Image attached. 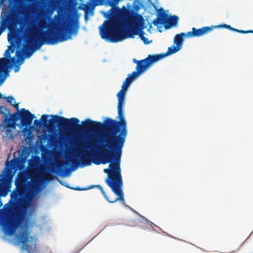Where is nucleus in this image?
Masks as SVG:
<instances>
[{
    "label": "nucleus",
    "mask_w": 253,
    "mask_h": 253,
    "mask_svg": "<svg viewBox=\"0 0 253 253\" xmlns=\"http://www.w3.org/2000/svg\"><path fill=\"white\" fill-rule=\"evenodd\" d=\"M126 137V136H124L116 140L107 141L105 145H99L97 147L98 153L94 151L86 152L82 153L80 159L77 157L81 160L84 166L90 165L91 162L97 165L110 163L109 168L104 169V173L108 174L105 182L118 196V198L113 200H110L103 188L99 185H91V187L98 188L105 199L110 203H115L118 200L125 203L120 165L122 150Z\"/></svg>",
    "instance_id": "1"
},
{
    "label": "nucleus",
    "mask_w": 253,
    "mask_h": 253,
    "mask_svg": "<svg viewBox=\"0 0 253 253\" xmlns=\"http://www.w3.org/2000/svg\"><path fill=\"white\" fill-rule=\"evenodd\" d=\"M49 27L48 16L44 13H42L38 24L29 29L28 39L23 50L16 51L17 59L15 57L11 58L15 73L20 70V66L24 62L25 58H30L43 44H54L58 42L67 41L71 38L72 34H77L79 26L76 23L74 25H66L63 28H59L55 31H43Z\"/></svg>",
    "instance_id": "2"
},
{
    "label": "nucleus",
    "mask_w": 253,
    "mask_h": 253,
    "mask_svg": "<svg viewBox=\"0 0 253 253\" xmlns=\"http://www.w3.org/2000/svg\"><path fill=\"white\" fill-rule=\"evenodd\" d=\"M56 122L59 123L60 127L69 130H103L100 139V145H105L108 140H116L124 136H127V124L126 120L119 119V121L107 118L103 123L93 121L89 119L79 124V120L76 118L67 119L63 117L55 116Z\"/></svg>",
    "instance_id": "3"
},
{
    "label": "nucleus",
    "mask_w": 253,
    "mask_h": 253,
    "mask_svg": "<svg viewBox=\"0 0 253 253\" xmlns=\"http://www.w3.org/2000/svg\"><path fill=\"white\" fill-rule=\"evenodd\" d=\"M118 13L123 21H106L105 28L100 30L102 39L116 42L127 38H133L134 35H138L144 44L150 43V42L144 36V32L140 27L143 22L142 15L125 7L124 9H118Z\"/></svg>",
    "instance_id": "4"
},
{
    "label": "nucleus",
    "mask_w": 253,
    "mask_h": 253,
    "mask_svg": "<svg viewBox=\"0 0 253 253\" xmlns=\"http://www.w3.org/2000/svg\"><path fill=\"white\" fill-rule=\"evenodd\" d=\"M34 118V115L25 108H22L20 111L10 114L9 116L5 114V117L0 124V134L2 135L3 140L7 141L14 138L13 130L16 129V122L19 119L21 126L26 127L23 130L24 133L28 132L30 134L31 131L27 127L31 126Z\"/></svg>",
    "instance_id": "5"
},
{
    "label": "nucleus",
    "mask_w": 253,
    "mask_h": 253,
    "mask_svg": "<svg viewBox=\"0 0 253 253\" xmlns=\"http://www.w3.org/2000/svg\"><path fill=\"white\" fill-rule=\"evenodd\" d=\"M132 82V79L127 77L122 86V89L119 91L117 95L118 99L117 106L118 113V118L121 119L122 120H126L124 112L125 94Z\"/></svg>",
    "instance_id": "6"
},
{
    "label": "nucleus",
    "mask_w": 253,
    "mask_h": 253,
    "mask_svg": "<svg viewBox=\"0 0 253 253\" xmlns=\"http://www.w3.org/2000/svg\"><path fill=\"white\" fill-rule=\"evenodd\" d=\"M17 242L22 245V249L28 253H37L36 243L34 239L29 237L26 231H23L16 236Z\"/></svg>",
    "instance_id": "7"
},
{
    "label": "nucleus",
    "mask_w": 253,
    "mask_h": 253,
    "mask_svg": "<svg viewBox=\"0 0 253 253\" xmlns=\"http://www.w3.org/2000/svg\"><path fill=\"white\" fill-rule=\"evenodd\" d=\"M160 57L156 55H149L147 58L141 60H136L133 59V62L137 64L136 70H138L139 72L143 73L153 63L160 60Z\"/></svg>",
    "instance_id": "8"
},
{
    "label": "nucleus",
    "mask_w": 253,
    "mask_h": 253,
    "mask_svg": "<svg viewBox=\"0 0 253 253\" xmlns=\"http://www.w3.org/2000/svg\"><path fill=\"white\" fill-rule=\"evenodd\" d=\"M215 27L213 26H207L199 29L193 27L192 28V31L187 32V35L188 38L200 37L210 32Z\"/></svg>",
    "instance_id": "9"
},
{
    "label": "nucleus",
    "mask_w": 253,
    "mask_h": 253,
    "mask_svg": "<svg viewBox=\"0 0 253 253\" xmlns=\"http://www.w3.org/2000/svg\"><path fill=\"white\" fill-rule=\"evenodd\" d=\"M58 116L57 115H42L41 118V121L42 122V125L43 126H52L55 124L58 125L60 127V125L59 123L56 122V117Z\"/></svg>",
    "instance_id": "10"
},
{
    "label": "nucleus",
    "mask_w": 253,
    "mask_h": 253,
    "mask_svg": "<svg viewBox=\"0 0 253 253\" xmlns=\"http://www.w3.org/2000/svg\"><path fill=\"white\" fill-rule=\"evenodd\" d=\"M184 38H188L187 33H180V34H176L173 39L174 43L176 45L182 48L184 42Z\"/></svg>",
    "instance_id": "11"
},
{
    "label": "nucleus",
    "mask_w": 253,
    "mask_h": 253,
    "mask_svg": "<svg viewBox=\"0 0 253 253\" xmlns=\"http://www.w3.org/2000/svg\"><path fill=\"white\" fill-rule=\"evenodd\" d=\"M181 49V48L177 45H176V46L173 45V46H171L168 48V51L166 53H162V54H157L156 55L160 57H161L160 58V60H161V59L165 58V57H166L168 55H171L172 54L176 53V52H177Z\"/></svg>",
    "instance_id": "12"
},
{
    "label": "nucleus",
    "mask_w": 253,
    "mask_h": 253,
    "mask_svg": "<svg viewBox=\"0 0 253 253\" xmlns=\"http://www.w3.org/2000/svg\"><path fill=\"white\" fill-rule=\"evenodd\" d=\"M167 17V15L163 12L160 14L159 16L153 20V23L155 26H158L159 24H163L166 21Z\"/></svg>",
    "instance_id": "13"
},
{
    "label": "nucleus",
    "mask_w": 253,
    "mask_h": 253,
    "mask_svg": "<svg viewBox=\"0 0 253 253\" xmlns=\"http://www.w3.org/2000/svg\"><path fill=\"white\" fill-rule=\"evenodd\" d=\"M178 17L176 15L170 16L168 18L167 22L169 25V27H167V25L165 26L166 29L169 28L171 27L175 26L177 25L178 21Z\"/></svg>",
    "instance_id": "14"
},
{
    "label": "nucleus",
    "mask_w": 253,
    "mask_h": 253,
    "mask_svg": "<svg viewBox=\"0 0 253 253\" xmlns=\"http://www.w3.org/2000/svg\"><path fill=\"white\" fill-rule=\"evenodd\" d=\"M21 192L19 190L13 191L10 194L11 200L15 203L19 202L21 197Z\"/></svg>",
    "instance_id": "15"
},
{
    "label": "nucleus",
    "mask_w": 253,
    "mask_h": 253,
    "mask_svg": "<svg viewBox=\"0 0 253 253\" xmlns=\"http://www.w3.org/2000/svg\"><path fill=\"white\" fill-rule=\"evenodd\" d=\"M41 180L38 177H35L32 180V183L30 185L31 189L34 191H37L39 189L41 185Z\"/></svg>",
    "instance_id": "16"
},
{
    "label": "nucleus",
    "mask_w": 253,
    "mask_h": 253,
    "mask_svg": "<svg viewBox=\"0 0 253 253\" xmlns=\"http://www.w3.org/2000/svg\"><path fill=\"white\" fill-rule=\"evenodd\" d=\"M66 163L63 161H58L57 162V168L58 169V171L62 174L63 175H64L67 169H65V165Z\"/></svg>",
    "instance_id": "17"
},
{
    "label": "nucleus",
    "mask_w": 253,
    "mask_h": 253,
    "mask_svg": "<svg viewBox=\"0 0 253 253\" xmlns=\"http://www.w3.org/2000/svg\"><path fill=\"white\" fill-rule=\"evenodd\" d=\"M4 56L5 57L4 58H5L6 59H7V61L6 62L5 64L3 66L1 67V69H3L5 71L4 72L2 73V74L3 73L8 74L5 67V66L6 65H7L8 63H9L10 60L11 61V58H11V53L9 52V51H8V52H7V49L5 51V52L4 53Z\"/></svg>",
    "instance_id": "18"
},
{
    "label": "nucleus",
    "mask_w": 253,
    "mask_h": 253,
    "mask_svg": "<svg viewBox=\"0 0 253 253\" xmlns=\"http://www.w3.org/2000/svg\"><path fill=\"white\" fill-rule=\"evenodd\" d=\"M142 73L139 72V71L136 70V71L133 72L131 74H129L128 75V77L131 79L132 81L137 78L138 76L140 75Z\"/></svg>",
    "instance_id": "19"
},
{
    "label": "nucleus",
    "mask_w": 253,
    "mask_h": 253,
    "mask_svg": "<svg viewBox=\"0 0 253 253\" xmlns=\"http://www.w3.org/2000/svg\"><path fill=\"white\" fill-rule=\"evenodd\" d=\"M66 187H68V188H70L71 189H72L73 190H78V191H84V190H88L90 188H91V186L90 187H87V188H81L80 187H73V188H71L68 185H66Z\"/></svg>",
    "instance_id": "20"
},
{
    "label": "nucleus",
    "mask_w": 253,
    "mask_h": 253,
    "mask_svg": "<svg viewBox=\"0 0 253 253\" xmlns=\"http://www.w3.org/2000/svg\"><path fill=\"white\" fill-rule=\"evenodd\" d=\"M235 32L242 33V34L253 33V30L244 31V30H239V29H235Z\"/></svg>",
    "instance_id": "21"
},
{
    "label": "nucleus",
    "mask_w": 253,
    "mask_h": 253,
    "mask_svg": "<svg viewBox=\"0 0 253 253\" xmlns=\"http://www.w3.org/2000/svg\"><path fill=\"white\" fill-rule=\"evenodd\" d=\"M140 216L143 219L145 220L147 223L149 224V225L152 227V228H153L154 226H156V225L153 223V222H152L151 221L148 220L146 217H145L143 215H140Z\"/></svg>",
    "instance_id": "22"
},
{
    "label": "nucleus",
    "mask_w": 253,
    "mask_h": 253,
    "mask_svg": "<svg viewBox=\"0 0 253 253\" xmlns=\"http://www.w3.org/2000/svg\"><path fill=\"white\" fill-rule=\"evenodd\" d=\"M5 98L7 102H8L11 105H13V101H14V99L13 96H9L8 97H5Z\"/></svg>",
    "instance_id": "23"
},
{
    "label": "nucleus",
    "mask_w": 253,
    "mask_h": 253,
    "mask_svg": "<svg viewBox=\"0 0 253 253\" xmlns=\"http://www.w3.org/2000/svg\"><path fill=\"white\" fill-rule=\"evenodd\" d=\"M34 125L38 127H41L42 126V122L41 121L38 120H36L34 121Z\"/></svg>",
    "instance_id": "24"
},
{
    "label": "nucleus",
    "mask_w": 253,
    "mask_h": 253,
    "mask_svg": "<svg viewBox=\"0 0 253 253\" xmlns=\"http://www.w3.org/2000/svg\"><path fill=\"white\" fill-rule=\"evenodd\" d=\"M226 29H228L230 30H231V31H234L235 32V28H234L233 27H232L230 25H227V26H226Z\"/></svg>",
    "instance_id": "25"
},
{
    "label": "nucleus",
    "mask_w": 253,
    "mask_h": 253,
    "mask_svg": "<svg viewBox=\"0 0 253 253\" xmlns=\"http://www.w3.org/2000/svg\"><path fill=\"white\" fill-rule=\"evenodd\" d=\"M5 28L6 27H2V25L0 26V36L1 35V34L2 33V32L5 30Z\"/></svg>",
    "instance_id": "26"
},
{
    "label": "nucleus",
    "mask_w": 253,
    "mask_h": 253,
    "mask_svg": "<svg viewBox=\"0 0 253 253\" xmlns=\"http://www.w3.org/2000/svg\"><path fill=\"white\" fill-rule=\"evenodd\" d=\"M94 141H93L92 142H89L88 144V146H89L90 147H89V148H93L94 147Z\"/></svg>",
    "instance_id": "27"
},
{
    "label": "nucleus",
    "mask_w": 253,
    "mask_h": 253,
    "mask_svg": "<svg viewBox=\"0 0 253 253\" xmlns=\"http://www.w3.org/2000/svg\"><path fill=\"white\" fill-rule=\"evenodd\" d=\"M12 106H13L17 110H19V104H17V103H15V102H14V103H13V105H11Z\"/></svg>",
    "instance_id": "28"
},
{
    "label": "nucleus",
    "mask_w": 253,
    "mask_h": 253,
    "mask_svg": "<svg viewBox=\"0 0 253 253\" xmlns=\"http://www.w3.org/2000/svg\"><path fill=\"white\" fill-rule=\"evenodd\" d=\"M90 7H91V6L89 4L85 5V11H87L88 10H89L90 8Z\"/></svg>",
    "instance_id": "29"
},
{
    "label": "nucleus",
    "mask_w": 253,
    "mask_h": 253,
    "mask_svg": "<svg viewBox=\"0 0 253 253\" xmlns=\"http://www.w3.org/2000/svg\"><path fill=\"white\" fill-rule=\"evenodd\" d=\"M227 24H221V25H219L217 26V27H219V28H226V26H227Z\"/></svg>",
    "instance_id": "30"
},
{
    "label": "nucleus",
    "mask_w": 253,
    "mask_h": 253,
    "mask_svg": "<svg viewBox=\"0 0 253 253\" xmlns=\"http://www.w3.org/2000/svg\"><path fill=\"white\" fill-rule=\"evenodd\" d=\"M42 179H46V180H50V178L46 177V176H43L42 178Z\"/></svg>",
    "instance_id": "31"
},
{
    "label": "nucleus",
    "mask_w": 253,
    "mask_h": 253,
    "mask_svg": "<svg viewBox=\"0 0 253 253\" xmlns=\"http://www.w3.org/2000/svg\"><path fill=\"white\" fill-rule=\"evenodd\" d=\"M5 97H3V95L0 92V99H3V98H5Z\"/></svg>",
    "instance_id": "32"
},
{
    "label": "nucleus",
    "mask_w": 253,
    "mask_h": 253,
    "mask_svg": "<svg viewBox=\"0 0 253 253\" xmlns=\"http://www.w3.org/2000/svg\"><path fill=\"white\" fill-rule=\"evenodd\" d=\"M96 0H90V2L91 3H93Z\"/></svg>",
    "instance_id": "33"
},
{
    "label": "nucleus",
    "mask_w": 253,
    "mask_h": 253,
    "mask_svg": "<svg viewBox=\"0 0 253 253\" xmlns=\"http://www.w3.org/2000/svg\"><path fill=\"white\" fill-rule=\"evenodd\" d=\"M0 113H3V114H4V113H3L2 111H0Z\"/></svg>",
    "instance_id": "34"
},
{
    "label": "nucleus",
    "mask_w": 253,
    "mask_h": 253,
    "mask_svg": "<svg viewBox=\"0 0 253 253\" xmlns=\"http://www.w3.org/2000/svg\"><path fill=\"white\" fill-rule=\"evenodd\" d=\"M112 9H113V8H111V9H110V11H112Z\"/></svg>",
    "instance_id": "35"
},
{
    "label": "nucleus",
    "mask_w": 253,
    "mask_h": 253,
    "mask_svg": "<svg viewBox=\"0 0 253 253\" xmlns=\"http://www.w3.org/2000/svg\"><path fill=\"white\" fill-rule=\"evenodd\" d=\"M60 183L62 184V185H64L62 182H60Z\"/></svg>",
    "instance_id": "36"
}]
</instances>
